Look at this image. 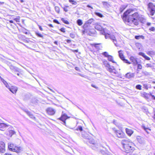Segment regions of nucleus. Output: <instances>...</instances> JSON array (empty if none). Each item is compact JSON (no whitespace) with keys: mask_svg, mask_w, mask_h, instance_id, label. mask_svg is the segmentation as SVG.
<instances>
[{"mask_svg":"<svg viewBox=\"0 0 155 155\" xmlns=\"http://www.w3.org/2000/svg\"><path fill=\"white\" fill-rule=\"evenodd\" d=\"M133 11L131 9L127 10L123 15L124 18H126L128 22L133 23L137 25H138L140 15L137 12L133 13Z\"/></svg>","mask_w":155,"mask_h":155,"instance_id":"1","label":"nucleus"},{"mask_svg":"<svg viewBox=\"0 0 155 155\" xmlns=\"http://www.w3.org/2000/svg\"><path fill=\"white\" fill-rule=\"evenodd\" d=\"M8 147L9 150L17 153L20 152L22 150L21 147H17L15 144L12 143H8Z\"/></svg>","mask_w":155,"mask_h":155,"instance_id":"2","label":"nucleus"},{"mask_svg":"<svg viewBox=\"0 0 155 155\" xmlns=\"http://www.w3.org/2000/svg\"><path fill=\"white\" fill-rule=\"evenodd\" d=\"M102 34L105 36L106 38H110L114 42L115 45L117 47L118 45L117 44V41L115 37L113 35H110L108 33H106L105 31H101Z\"/></svg>","mask_w":155,"mask_h":155,"instance_id":"3","label":"nucleus"},{"mask_svg":"<svg viewBox=\"0 0 155 155\" xmlns=\"http://www.w3.org/2000/svg\"><path fill=\"white\" fill-rule=\"evenodd\" d=\"M94 20L93 19L91 18L85 22L83 26V28L84 29L83 32H87L88 30H89V27H91V26L90 25V24Z\"/></svg>","mask_w":155,"mask_h":155,"instance_id":"4","label":"nucleus"},{"mask_svg":"<svg viewBox=\"0 0 155 155\" xmlns=\"http://www.w3.org/2000/svg\"><path fill=\"white\" fill-rule=\"evenodd\" d=\"M129 143L128 145L126 146V147L123 148L124 151L126 153H132L135 150L134 143Z\"/></svg>","mask_w":155,"mask_h":155,"instance_id":"5","label":"nucleus"},{"mask_svg":"<svg viewBox=\"0 0 155 155\" xmlns=\"http://www.w3.org/2000/svg\"><path fill=\"white\" fill-rule=\"evenodd\" d=\"M148 10L150 12V14L151 16L153 15L155 12V5L152 3H149L148 5Z\"/></svg>","mask_w":155,"mask_h":155,"instance_id":"6","label":"nucleus"},{"mask_svg":"<svg viewBox=\"0 0 155 155\" xmlns=\"http://www.w3.org/2000/svg\"><path fill=\"white\" fill-rule=\"evenodd\" d=\"M118 53L119 57L124 62L129 64L130 63L125 58L122 51L120 50L118 51Z\"/></svg>","mask_w":155,"mask_h":155,"instance_id":"7","label":"nucleus"},{"mask_svg":"<svg viewBox=\"0 0 155 155\" xmlns=\"http://www.w3.org/2000/svg\"><path fill=\"white\" fill-rule=\"evenodd\" d=\"M107 70L112 75L118 76L119 75V72L115 68H107Z\"/></svg>","mask_w":155,"mask_h":155,"instance_id":"8","label":"nucleus"},{"mask_svg":"<svg viewBox=\"0 0 155 155\" xmlns=\"http://www.w3.org/2000/svg\"><path fill=\"white\" fill-rule=\"evenodd\" d=\"M115 133L117 137L118 138H124L126 137L125 134L122 132L120 130H115Z\"/></svg>","mask_w":155,"mask_h":155,"instance_id":"9","label":"nucleus"},{"mask_svg":"<svg viewBox=\"0 0 155 155\" xmlns=\"http://www.w3.org/2000/svg\"><path fill=\"white\" fill-rule=\"evenodd\" d=\"M121 143L123 145V148H124V147H126V146L128 145L130 143H132V142L130 141L129 139H126L122 140Z\"/></svg>","mask_w":155,"mask_h":155,"instance_id":"10","label":"nucleus"},{"mask_svg":"<svg viewBox=\"0 0 155 155\" xmlns=\"http://www.w3.org/2000/svg\"><path fill=\"white\" fill-rule=\"evenodd\" d=\"M5 145L4 142L0 141V152L4 153L5 151Z\"/></svg>","mask_w":155,"mask_h":155,"instance_id":"11","label":"nucleus"},{"mask_svg":"<svg viewBox=\"0 0 155 155\" xmlns=\"http://www.w3.org/2000/svg\"><path fill=\"white\" fill-rule=\"evenodd\" d=\"M47 113L51 115H53L55 113V110L51 107H48L46 109Z\"/></svg>","mask_w":155,"mask_h":155,"instance_id":"12","label":"nucleus"},{"mask_svg":"<svg viewBox=\"0 0 155 155\" xmlns=\"http://www.w3.org/2000/svg\"><path fill=\"white\" fill-rule=\"evenodd\" d=\"M68 117L66 114H62L61 117L59 119L63 122V124L65 125V120L68 118Z\"/></svg>","mask_w":155,"mask_h":155,"instance_id":"13","label":"nucleus"},{"mask_svg":"<svg viewBox=\"0 0 155 155\" xmlns=\"http://www.w3.org/2000/svg\"><path fill=\"white\" fill-rule=\"evenodd\" d=\"M9 126V125L8 124L2 122L0 124V130L3 131H5Z\"/></svg>","mask_w":155,"mask_h":155,"instance_id":"14","label":"nucleus"},{"mask_svg":"<svg viewBox=\"0 0 155 155\" xmlns=\"http://www.w3.org/2000/svg\"><path fill=\"white\" fill-rule=\"evenodd\" d=\"M9 91L13 94H15L18 90V88L16 86H12L9 87L8 88Z\"/></svg>","mask_w":155,"mask_h":155,"instance_id":"15","label":"nucleus"},{"mask_svg":"<svg viewBox=\"0 0 155 155\" xmlns=\"http://www.w3.org/2000/svg\"><path fill=\"white\" fill-rule=\"evenodd\" d=\"M95 28L99 31H101V33L102 34V33H101V31H104V30L102 29V27L99 25L98 24H96L95 25Z\"/></svg>","mask_w":155,"mask_h":155,"instance_id":"16","label":"nucleus"},{"mask_svg":"<svg viewBox=\"0 0 155 155\" xmlns=\"http://www.w3.org/2000/svg\"><path fill=\"white\" fill-rule=\"evenodd\" d=\"M82 136V137L85 139L89 140L90 137L89 136V134L87 133H86L85 132L82 131L81 133Z\"/></svg>","mask_w":155,"mask_h":155,"instance_id":"17","label":"nucleus"},{"mask_svg":"<svg viewBox=\"0 0 155 155\" xmlns=\"http://www.w3.org/2000/svg\"><path fill=\"white\" fill-rule=\"evenodd\" d=\"M134 76V74L131 72L128 73L125 75V77L128 79L133 78Z\"/></svg>","mask_w":155,"mask_h":155,"instance_id":"18","label":"nucleus"},{"mask_svg":"<svg viewBox=\"0 0 155 155\" xmlns=\"http://www.w3.org/2000/svg\"><path fill=\"white\" fill-rule=\"evenodd\" d=\"M125 131L126 133L129 136H130L134 132V131L128 128H126Z\"/></svg>","mask_w":155,"mask_h":155,"instance_id":"19","label":"nucleus"},{"mask_svg":"<svg viewBox=\"0 0 155 155\" xmlns=\"http://www.w3.org/2000/svg\"><path fill=\"white\" fill-rule=\"evenodd\" d=\"M102 3L104 7L106 8H109L110 6V4L107 2H102Z\"/></svg>","mask_w":155,"mask_h":155,"instance_id":"20","label":"nucleus"},{"mask_svg":"<svg viewBox=\"0 0 155 155\" xmlns=\"http://www.w3.org/2000/svg\"><path fill=\"white\" fill-rule=\"evenodd\" d=\"M130 60L134 64H136L137 63L136 59L134 57H131L130 58Z\"/></svg>","mask_w":155,"mask_h":155,"instance_id":"21","label":"nucleus"},{"mask_svg":"<svg viewBox=\"0 0 155 155\" xmlns=\"http://www.w3.org/2000/svg\"><path fill=\"white\" fill-rule=\"evenodd\" d=\"M139 55H141L146 60H149L150 58L149 57L146 55L145 54L142 52H139Z\"/></svg>","mask_w":155,"mask_h":155,"instance_id":"22","label":"nucleus"},{"mask_svg":"<svg viewBox=\"0 0 155 155\" xmlns=\"http://www.w3.org/2000/svg\"><path fill=\"white\" fill-rule=\"evenodd\" d=\"M137 139L139 143L142 144L143 143V138L140 136H137Z\"/></svg>","mask_w":155,"mask_h":155,"instance_id":"23","label":"nucleus"},{"mask_svg":"<svg viewBox=\"0 0 155 155\" xmlns=\"http://www.w3.org/2000/svg\"><path fill=\"white\" fill-rule=\"evenodd\" d=\"M1 80L7 88H8V87H9L10 86L8 84L3 78H1Z\"/></svg>","mask_w":155,"mask_h":155,"instance_id":"24","label":"nucleus"},{"mask_svg":"<svg viewBox=\"0 0 155 155\" xmlns=\"http://www.w3.org/2000/svg\"><path fill=\"white\" fill-rule=\"evenodd\" d=\"M146 19L144 17H140V18L139 19V21H140V22L143 23H144L146 21Z\"/></svg>","mask_w":155,"mask_h":155,"instance_id":"25","label":"nucleus"},{"mask_svg":"<svg viewBox=\"0 0 155 155\" xmlns=\"http://www.w3.org/2000/svg\"><path fill=\"white\" fill-rule=\"evenodd\" d=\"M74 130L75 131V132L77 133L76 131H78V130H80L81 132L83 131V128L82 126H78L77 128L74 129Z\"/></svg>","mask_w":155,"mask_h":155,"instance_id":"26","label":"nucleus"},{"mask_svg":"<svg viewBox=\"0 0 155 155\" xmlns=\"http://www.w3.org/2000/svg\"><path fill=\"white\" fill-rule=\"evenodd\" d=\"M91 27H89V30H88V31L87 32H85V33H88V32H89V33L91 32V33L92 34H95V30L94 29H91ZM85 33V32H83V33ZM90 33H89V34H89Z\"/></svg>","mask_w":155,"mask_h":155,"instance_id":"27","label":"nucleus"},{"mask_svg":"<svg viewBox=\"0 0 155 155\" xmlns=\"http://www.w3.org/2000/svg\"><path fill=\"white\" fill-rule=\"evenodd\" d=\"M107 57L109 61H112L113 63H115V62L113 60V58L112 56L109 55Z\"/></svg>","mask_w":155,"mask_h":155,"instance_id":"28","label":"nucleus"},{"mask_svg":"<svg viewBox=\"0 0 155 155\" xmlns=\"http://www.w3.org/2000/svg\"><path fill=\"white\" fill-rule=\"evenodd\" d=\"M126 6L125 5H122L121 6L120 8V11L122 12L126 8Z\"/></svg>","mask_w":155,"mask_h":155,"instance_id":"29","label":"nucleus"},{"mask_svg":"<svg viewBox=\"0 0 155 155\" xmlns=\"http://www.w3.org/2000/svg\"><path fill=\"white\" fill-rule=\"evenodd\" d=\"M77 23L78 25L81 26L83 24L82 21L80 19H78L77 21Z\"/></svg>","mask_w":155,"mask_h":155,"instance_id":"30","label":"nucleus"},{"mask_svg":"<svg viewBox=\"0 0 155 155\" xmlns=\"http://www.w3.org/2000/svg\"><path fill=\"white\" fill-rule=\"evenodd\" d=\"M104 64L105 65V67H107L108 68H109L110 67V65L109 64H108V62L107 61H105L104 62Z\"/></svg>","mask_w":155,"mask_h":155,"instance_id":"31","label":"nucleus"},{"mask_svg":"<svg viewBox=\"0 0 155 155\" xmlns=\"http://www.w3.org/2000/svg\"><path fill=\"white\" fill-rule=\"evenodd\" d=\"M35 34L38 37H41L42 38H43V35L40 33H39L38 31H36L35 33Z\"/></svg>","mask_w":155,"mask_h":155,"instance_id":"32","label":"nucleus"},{"mask_svg":"<svg viewBox=\"0 0 155 155\" xmlns=\"http://www.w3.org/2000/svg\"><path fill=\"white\" fill-rule=\"evenodd\" d=\"M99 150V152L101 153V154H103V155H107V153L105 151L102 150Z\"/></svg>","mask_w":155,"mask_h":155,"instance_id":"33","label":"nucleus"},{"mask_svg":"<svg viewBox=\"0 0 155 155\" xmlns=\"http://www.w3.org/2000/svg\"><path fill=\"white\" fill-rule=\"evenodd\" d=\"M69 1L73 5H76L77 4L76 2L74 1V0H69Z\"/></svg>","mask_w":155,"mask_h":155,"instance_id":"34","label":"nucleus"},{"mask_svg":"<svg viewBox=\"0 0 155 155\" xmlns=\"http://www.w3.org/2000/svg\"><path fill=\"white\" fill-rule=\"evenodd\" d=\"M95 14L96 15L100 17H103V15L100 13L98 12H95Z\"/></svg>","mask_w":155,"mask_h":155,"instance_id":"35","label":"nucleus"},{"mask_svg":"<svg viewBox=\"0 0 155 155\" xmlns=\"http://www.w3.org/2000/svg\"><path fill=\"white\" fill-rule=\"evenodd\" d=\"M61 20L65 24H69V22L67 20H65L64 18H61Z\"/></svg>","mask_w":155,"mask_h":155,"instance_id":"36","label":"nucleus"},{"mask_svg":"<svg viewBox=\"0 0 155 155\" xmlns=\"http://www.w3.org/2000/svg\"><path fill=\"white\" fill-rule=\"evenodd\" d=\"M142 38V39H143L144 38V36H143L142 35L141 36H135V38L137 39H138L140 38Z\"/></svg>","mask_w":155,"mask_h":155,"instance_id":"37","label":"nucleus"},{"mask_svg":"<svg viewBox=\"0 0 155 155\" xmlns=\"http://www.w3.org/2000/svg\"><path fill=\"white\" fill-rule=\"evenodd\" d=\"M143 128L148 134L149 133L148 130H150V129H148L146 127L144 126H143Z\"/></svg>","mask_w":155,"mask_h":155,"instance_id":"38","label":"nucleus"},{"mask_svg":"<svg viewBox=\"0 0 155 155\" xmlns=\"http://www.w3.org/2000/svg\"><path fill=\"white\" fill-rule=\"evenodd\" d=\"M31 118H33L34 117V116L32 113L30 111H28V113L27 114Z\"/></svg>","mask_w":155,"mask_h":155,"instance_id":"39","label":"nucleus"},{"mask_svg":"<svg viewBox=\"0 0 155 155\" xmlns=\"http://www.w3.org/2000/svg\"><path fill=\"white\" fill-rule=\"evenodd\" d=\"M54 8L55 11L59 13L60 11V9L59 7L58 6H55Z\"/></svg>","mask_w":155,"mask_h":155,"instance_id":"40","label":"nucleus"},{"mask_svg":"<svg viewBox=\"0 0 155 155\" xmlns=\"http://www.w3.org/2000/svg\"><path fill=\"white\" fill-rule=\"evenodd\" d=\"M147 54L150 55L154 54V52L152 51H148L147 52Z\"/></svg>","mask_w":155,"mask_h":155,"instance_id":"41","label":"nucleus"},{"mask_svg":"<svg viewBox=\"0 0 155 155\" xmlns=\"http://www.w3.org/2000/svg\"><path fill=\"white\" fill-rule=\"evenodd\" d=\"M70 36L71 38H74L75 37V34L74 33L72 32L70 33Z\"/></svg>","mask_w":155,"mask_h":155,"instance_id":"42","label":"nucleus"},{"mask_svg":"<svg viewBox=\"0 0 155 155\" xmlns=\"http://www.w3.org/2000/svg\"><path fill=\"white\" fill-rule=\"evenodd\" d=\"M99 44H96L94 46L95 47L98 49H101V47L100 46H98V45Z\"/></svg>","mask_w":155,"mask_h":155,"instance_id":"43","label":"nucleus"},{"mask_svg":"<svg viewBox=\"0 0 155 155\" xmlns=\"http://www.w3.org/2000/svg\"><path fill=\"white\" fill-rule=\"evenodd\" d=\"M149 30L153 31H155V28L153 27H152L149 28Z\"/></svg>","mask_w":155,"mask_h":155,"instance_id":"44","label":"nucleus"},{"mask_svg":"<svg viewBox=\"0 0 155 155\" xmlns=\"http://www.w3.org/2000/svg\"><path fill=\"white\" fill-rule=\"evenodd\" d=\"M9 133L12 136L15 133V132L14 130H11L9 131Z\"/></svg>","mask_w":155,"mask_h":155,"instance_id":"45","label":"nucleus"},{"mask_svg":"<svg viewBox=\"0 0 155 155\" xmlns=\"http://www.w3.org/2000/svg\"><path fill=\"white\" fill-rule=\"evenodd\" d=\"M136 88L138 89L141 90V86L140 85H137L136 86Z\"/></svg>","mask_w":155,"mask_h":155,"instance_id":"46","label":"nucleus"},{"mask_svg":"<svg viewBox=\"0 0 155 155\" xmlns=\"http://www.w3.org/2000/svg\"><path fill=\"white\" fill-rule=\"evenodd\" d=\"M102 54L106 57H108V56L109 55H108V53L107 52H103Z\"/></svg>","mask_w":155,"mask_h":155,"instance_id":"47","label":"nucleus"},{"mask_svg":"<svg viewBox=\"0 0 155 155\" xmlns=\"http://www.w3.org/2000/svg\"><path fill=\"white\" fill-rule=\"evenodd\" d=\"M78 74L80 76H81V77H84L85 78H86L87 76L85 75H84L82 74H81V73H78Z\"/></svg>","mask_w":155,"mask_h":155,"instance_id":"48","label":"nucleus"},{"mask_svg":"<svg viewBox=\"0 0 155 155\" xmlns=\"http://www.w3.org/2000/svg\"><path fill=\"white\" fill-rule=\"evenodd\" d=\"M142 73L146 76H147L149 74V73L146 71L142 72Z\"/></svg>","mask_w":155,"mask_h":155,"instance_id":"49","label":"nucleus"},{"mask_svg":"<svg viewBox=\"0 0 155 155\" xmlns=\"http://www.w3.org/2000/svg\"><path fill=\"white\" fill-rule=\"evenodd\" d=\"M89 142L92 144L94 145L95 144V142L94 140H90Z\"/></svg>","mask_w":155,"mask_h":155,"instance_id":"50","label":"nucleus"},{"mask_svg":"<svg viewBox=\"0 0 155 155\" xmlns=\"http://www.w3.org/2000/svg\"><path fill=\"white\" fill-rule=\"evenodd\" d=\"M91 86L92 87H93L95 88V89H98V87H97L95 85H94L93 84H91Z\"/></svg>","mask_w":155,"mask_h":155,"instance_id":"51","label":"nucleus"},{"mask_svg":"<svg viewBox=\"0 0 155 155\" xmlns=\"http://www.w3.org/2000/svg\"><path fill=\"white\" fill-rule=\"evenodd\" d=\"M143 87H144L145 89H146L147 90L148 89V87L147 84H143Z\"/></svg>","mask_w":155,"mask_h":155,"instance_id":"52","label":"nucleus"},{"mask_svg":"<svg viewBox=\"0 0 155 155\" xmlns=\"http://www.w3.org/2000/svg\"><path fill=\"white\" fill-rule=\"evenodd\" d=\"M92 148L95 150H99L97 149V148L95 147V146H93L92 147Z\"/></svg>","mask_w":155,"mask_h":155,"instance_id":"53","label":"nucleus"},{"mask_svg":"<svg viewBox=\"0 0 155 155\" xmlns=\"http://www.w3.org/2000/svg\"><path fill=\"white\" fill-rule=\"evenodd\" d=\"M60 31L63 32H65V28H61L60 29Z\"/></svg>","mask_w":155,"mask_h":155,"instance_id":"54","label":"nucleus"},{"mask_svg":"<svg viewBox=\"0 0 155 155\" xmlns=\"http://www.w3.org/2000/svg\"><path fill=\"white\" fill-rule=\"evenodd\" d=\"M53 21L54 22L57 23V24H59V22L56 19H54L53 20Z\"/></svg>","mask_w":155,"mask_h":155,"instance_id":"55","label":"nucleus"},{"mask_svg":"<svg viewBox=\"0 0 155 155\" xmlns=\"http://www.w3.org/2000/svg\"><path fill=\"white\" fill-rule=\"evenodd\" d=\"M14 20L16 21L17 22H19V18H15L14 19Z\"/></svg>","mask_w":155,"mask_h":155,"instance_id":"56","label":"nucleus"},{"mask_svg":"<svg viewBox=\"0 0 155 155\" xmlns=\"http://www.w3.org/2000/svg\"><path fill=\"white\" fill-rule=\"evenodd\" d=\"M141 69V68H137V71H136L137 72V73H139V72L140 71V69Z\"/></svg>","mask_w":155,"mask_h":155,"instance_id":"57","label":"nucleus"},{"mask_svg":"<svg viewBox=\"0 0 155 155\" xmlns=\"http://www.w3.org/2000/svg\"><path fill=\"white\" fill-rule=\"evenodd\" d=\"M23 111L26 113V114L29 111L27 109H24L23 110Z\"/></svg>","mask_w":155,"mask_h":155,"instance_id":"58","label":"nucleus"},{"mask_svg":"<svg viewBox=\"0 0 155 155\" xmlns=\"http://www.w3.org/2000/svg\"><path fill=\"white\" fill-rule=\"evenodd\" d=\"M65 12H67L68 11V10L66 8H63Z\"/></svg>","mask_w":155,"mask_h":155,"instance_id":"59","label":"nucleus"},{"mask_svg":"<svg viewBox=\"0 0 155 155\" xmlns=\"http://www.w3.org/2000/svg\"><path fill=\"white\" fill-rule=\"evenodd\" d=\"M66 41H67V43H70L71 42V40H66Z\"/></svg>","mask_w":155,"mask_h":155,"instance_id":"60","label":"nucleus"},{"mask_svg":"<svg viewBox=\"0 0 155 155\" xmlns=\"http://www.w3.org/2000/svg\"><path fill=\"white\" fill-rule=\"evenodd\" d=\"M151 24V23H150V22H147V26H150V25Z\"/></svg>","mask_w":155,"mask_h":155,"instance_id":"61","label":"nucleus"},{"mask_svg":"<svg viewBox=\"0 0 155 155\" xmlns=\"http://www.w3.org/2000/svg\"><path fill=\"white\" fill-rule=\"evenodd\" d=\"M154 114L153 117V118L155 120V110H154Z\"/></svg>","mask_w":155,"mask_h":155,"instance_id":"62","label":"nucleus"},{"mask_svg":"<svg viewBox=\"0 0 155 155\" xmlns=\"http://www.w3.org/2000/svg\"><path fill=\"white\" fill-rule=\"evenodd\" d=\"M127 153L126 155H132L131 154L132 153Z\"/></svg>","mask_w":155,"mask_h":155,"instance_id":"63","label":"nucleus"},{"mask_svg":"<svg viewBox=\"0 0 155 155\" xmlns=\"http://www.w3.org/2000/svg\"><path fill=\"white\" fill-rule=\"evenodd\" d=\"M151 97L153 99L155 100V96L154 95H152Z\"/></svg>","mask_w":155,"mask_h":155,"instance_id":"64","label":"nucleus"}]
</instances>
